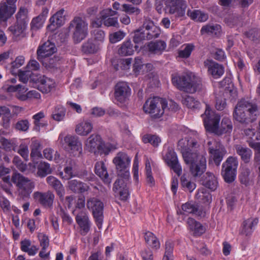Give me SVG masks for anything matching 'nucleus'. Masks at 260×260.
<instances>
[{
    "instance_id": "1",
    "label": "nucleus",
    "mask_w": 260,
    "mask_h": 260,
    "mask_svg": "<svg viewBox=\"0 0 260 260\" xmlns=\"http://www.w3.org/2000/svg\"><path fill=\"white\" fill-rule=\"evenodd\" d=\"M116 166L118 178L113 184V190L121 200L126 201L129 196L130 175L128 169L131 158L123 152H119L113 160Z\"/></svg>"
},
{
    "instance_id": "2",
    "label": "nucleus",
    "mask_w": 260,
    "mask_h": 260,
    "mask_svg": "<svg viewBox=\"0 0 260 260\" xmlns=\"http://www.w3.org/2000/svg\"><path fill=\"white\" fill-rule=\"evenodd\" d=\"M220 119L219 115L212 112L206 115L204 118V123L206 131L217 136L231 134L233 128L231 119L226 117H223L219 126Z\"/></svg>"
},
{
    "instance_id": "3",
    "label": "nucleus",
    "mask_w": 260,
    "mask_h": 260,
    "mask_svg": "<svg viewBox=\"0 0 260 260\" xmlns=\"http://www.w3.org/2000/svg\"><path fill=\"white\" fill-rule=\"evenodd\" d=\"M257 107L245 100L238 102L233 112V118L241 123L251 122L255 119Z\"/></svg>"
},
{
    "instance_id": "4",
    "label": "nucleus",
    "mask_w": 260,
    "mask_h": 260,
    "mask_svg": "<svg viewBox=\"0 0 260 260\" xmlns=\"http://www.w3.org/2000/svg\"><path fill=\"white\" fill-rule=\"evenodd\" d=\"M168 107V103L165 99L158 97L149 98L143 106L144 112L148 114L152 118H159Z\"/></svg>"
},
{
    "instance_id": "5",
    "label": "nucleus",
    "mask_w": 260,
    "mask_h": 260,
    "mask_svg": "<svg viewBox=\"0 0 260 260\" xmlns=\"http://www.w3.org/2000/svg\"><path fill=\"white\" fill-rule=\"evenodd\" d=\"M172 82L173 84L180 90L190 93L201 90L202 86L200 83L192 81L191 78L187 75H173Z\"/></svg>"
},
{
    "instance_id": "6",
    "label": "nucleus",
    "mask_w": 260,
    "mask_h": 260,
    "mask_svg": "<svg viewBox=\"0 0 260 260\" xmlns=\"http://www.w3.org/2000/svg\"><path fill=\"white\" fill-rule=\"evenodd\" d=\"M69 29L72 32L75 43H79L88 35V23L80 17H75L70 22Z\"/></svg>"
},
{
    "instance_id": "7",
    "label": "nucleus",
    "mask_w": 260,
    "mask_h": 260,
    "mask_svg": "<svg viewBox=\"0 0 260 260\" xmlns=\"http://www.w3.org/2000/svg\"><path fill=\"white\" fill-rule=\"evenodd\" d=\"M238 160L237 157L229 156L222 165L221 175L226 183L233 182L236 177Z\"/></svg>"
},
{
    "instance_id": "8",
    "label": "nucleus",
    "mask_w": 260,
    "mask_h": 260,
    "mask_svg": "<svg viewBox=\"0 0 260 260\" xmlns=\"http://www.w3.org/2000/svg\"><path fill=\"white\" fill-rule=\"evenodd\" d=\"M85 147L89 152L95 155H108L111 151L109 146L103 143L101 137L98 135H91L87 139Z\"/></svg>"
},
{
    "instance_id": "9",
    "label": "nucleus",
    "mask_w": 260,
    "mask_h": 260,
    "mask_svg": "<svg viewBox=\"0 0 260 260\" xmlns=\"http://www.w3.org/2000/svg\"><path fill=\"white\" fill-rule=\"evenodd\" d=\"M86 205L87 208L91 210L96 224L98 228L100 229L104 218V204L103 202L95 198H92L87 200Z\"/></svg>"
},
{
    "instance_id": "10",
    "label": "nucleus",
    "mask_w": 260,
    "mask_h": 260,
    "mask_svg": "<svg viewBox=\"0 0 260 260\" xmlns=\"http://www.w3.org/2000/svg\"><path fill=\"white\" fill-rule=\"evenodd\" d=\"M165 10L170 14L182 17L185 13L187 5L184 0H165Z\"/></svg>"
},
{
    "instance_id": "11",
    "label": "nucleus",
    "mask_w": 260,
    "mask_h": 260,
    "mask_svg": "<svg viewBox=\"0 0 260 260\" xmlns=\"http://www.w3.org/2000/svg\"><path fill=\"white\" fill-rule=\"evenodd\" d=\"M212 144V142L211 141L208 142V145L209 146L208 152L215 164L217 166H219L224 156L226 153V151L224 147L219 142L215 141L213 145L210 146Z\"/></svg>"
},
{
    "instance_id": "12",
    "label": "nucleus",
    "mask_w": 260,
    "mask_h": 260,
    "mask_svg": "<svg viewBox=\"0 0 260 260\" xmlns=\"http://www.w3.org/2000/svg\"><path fill=\"white\" fill-rule=\"evenodd\" d=\"M12 181L19 187L21 194L23 196L27 197L32 192L34 185L28 178L18 174L12 177Z\"/></svg>"
},
{
    "instance_id": "13",
    "label": "nucleus",
    "mask_w": 260,
    "mask_h": 260,
    "mask_svg": "<svg viewBox=\"0 0 260 260\" xmlns=\"http://www.w3.org/2000/svg\"><path fill=\"white\" fill-rule=\"evenodd\" d=\"M131 95V88L125 82H119L115 86V100L120 103H124Z\"/></svg>"
},
{
    "instance_id": "14",
    "label": "nucleus",
    "mask_w": 260,
    "mask_h": 260,
    "mask_svg": "<svg viewBox=\"0 0 260 260\" xmlns=\"http://www.w3.org/2000/svg\"><path fill=\"white\" fill-rule=\"evenodd\" d=\"M165 161L170 168L180 176L182 173V168L179 163L176 152L172 149H168L165 157Z\"/></svg>"
},
{
    "instance_id": "15",
    "label": "nucleus",
    "mask_w": 260,
    "mask_h": 260,
    "mask_svg": "<svg viewBox=\"0 0 260 260\" xmlns=\"http://www.w3.org/2000/svg\"><path fill=\"white\" fill-rule=\"evenodd\" d=\"M56 51L57 48L55 44L48 40L38 48L37 59L39 60H42L45 57L52 56Z\"/></svg>"
},
{
    "instance_id": "16",
    "label": "nucleus",
    "mask_w": 260,
    "mask_h": 260,
    "mask_svg": "<svg viewBox=\"0 0 260 260\" xmlns=\"http://www.w3.org/2000/svg\"><path fill=\"white\" fill-rule=\"evenodd\" d=\"M76 215V221L81 229V234L86 235L90 229V222L85 210L78 212Z\"/></svg>"
},
{
    "instance_id": "17",
    "label": "nucleus",
    "mask_w": 260,
    "mask_h": 260,
    "mask_svg": "<svg viewBox=\"0 0 260 260\" xmlns=\"http://www.w3.org/2000/svg\"><path fill=\"white\" fill-rule=\"evenodd\" d=\"M64 142L74 155L80 154L82 152V144L78 137L75 136L68 135L64 137Z\"/></svg>"
},
{
    "instance_id": "18",
    "label": "nucleus",
    "mask_w": 260,
    "mask_h": 260,
    "mask_svg": "<svg viewBox=\"0 0 260 260\" xmlns=\"http://www.w3.org/2000/svg\"><path fill=\"white\" fill-rule=\"evenodd\" d=\"M204 65L208 69V72L214 78H218L224 73V67L211 60L207 59L205 60Z\"/></svg>"
},
{
    "instance_id": "19",
    "label": "nucleus",
    "mask_w": 260,
    "mask_h": 260,
    "mask_svg": "<svg viewBox=\"0 0 260 260\" xmlns=\"http://www.w3.org/2000/svg\"><path fill=\"white\" fill-rule=\"evenodd\" d=\"M143 29H145L146 40H151L157 38L160 34V29L155 26L152 21L147 20L144 22L142 25Z\"/></svg>"
},
{
    "instance_id": "20",
    "label": "nucleus",
    "mask_w": 260,
    "mask_h": 260,
    "mask_svg": "<svg viewBox=\"0 0 260 260\" xmlns=\"http://www.w3.org/2000/svg\"><path fill=\"white\" fill-rule=\"evenodd\" d=\"M47 182L56 191L60 200L63 201L65 194V190L61 182L56 178L52 176H48L47 179Z\"/></svg>"
},
{
    "instance_id": "21",
    "label": "nucleus",
    "mask_w": 260,
    "mask_h": 260,
    "mask_svg": "<svg viewBox=\"0 0 260 260\" xmlns=\"http://www.w3.org/2000/svg\"><path fill=\"white\" fill-rule=\"evenodd\" d=\"M68 188L75 193H82L89 189L86 184L77 179L70 180L68 182Z\"/></svg>"
},
{
    "instance_id": "22",
    "label": "nucleus",
    "mask_w": 260,
    "mask_h": 260,
    "mask_svg": "<svg viewBox=\"0 0 260 260\" xmlns=\"http://www.w3.org/2000/svg\"><path fill=\"white\" fill-rule=\"evenodd\" d=\"M206 169V159L205 156H201L199 161L190 165V171L194 177L201 176Z\"/></svg>"
},
{
    "instance_id": "23",
    "label": "nucleus",
    "mask_w": 260,
    "mask_h": 260,
    "mask_svg": "<svg viewBox=\"0 0 260 260\" xmlns=\"http://www.w3.org/2000/svg\"><path fill=\"white\" fill-rule=\"evenodd\" d=\"M16 7H12L3 2L0 3V22H6L15 13Z\"/></svg>"
},
{
    "instance_id": "24",
    "label": "nucleus",
    "mask_w": 260,
    "mask_h": 260,
    "mask_svg": "<svg viewBox=\"0 0 260 260\" xmlns=\"http://www.w3.org/2000/svg\"><path fill=\"white\" fill-rule=\"evenodd\" d=\"M64 9H62L54 14L50 18L49 21L50 24L48 25L47 27L52 31H53L62 25L64 20Z\"/></svg>"
},
{
    "instance_id": "25",
    "label": "nucleus",
    "mask_w": 260,
    "mask_h": 260,
    "mask_svg": "<svg viewBox=\"0 0 260 260\" xmlns=\"http://www.w3.org/2000/svg\"><path fill=\"white\" fill-rule=\"evenodd\" d=\"M95 173L99 176L104 182L109 184L111 182V179L109 176L107 168L103 161H98L94 166Z\"/></svg>"
},
{
    "instance_id": "26",
    "label": "nucleus",
    "mask_w": 260,
    "mask_h": 260,
    "mask_svg": "<svg viewBox=\"0 0 260 260\" xmlns=\"http://www.w3.org/2000/svg\"><path fill=\"white\" fill-rule=\"evenodd\" d=\"M182 210L185 213L193 214L200 217H204L206 214L202 207H200L197 204L189 202L182 205Z\"/></svg>"
},
{
    "instance_id": "27",
    "label": "nucleus",
    "mask_w": 260,
    "mask_h": 260,
    "mask_svg": "<svg viewBox=\"0 0 260 260\" xmlns=\"http://www.w3.org/2000/svg\"><path fill=\"white\" fill-rule=\"evenodd\" d=\"M202 184L211 191H214L217 187L218 181L213 174L207 172L202 178Z\"/></svg>"
},
{
    "instance_id": "28",
    "label": "nucleus",
    "mask_w": 260,
    "mask_h": 260,
    "mask_svg": "<svg viewBox=\"0 0 260 260\" xmlns=\"http://www.w3.org/2000/svg\"><path fill=\"white\" fill-rule=\"evenodd\" d=\"M183 159L186 164H192L199 161V157L203 155H199L197 150H192L187 148L182 150Z\"/></svg>"
},
{
    "instance_id": "29",
    "label": "nucleus",
    "mask_w": 260,
    "mask_h": 260,
    "mask_svg": "<svg viewBox=\"0 0 260 260\" xmlns=\"http://www.w3.org/2000/svg\"><path fill=\"white\" fill-rule=\"evenodd\" d=\"M235 149L237 154L240 156L241 160L245 164H248L250 162L252 154L250 148L241 145H236Z\"/></svg>"
},
{
    "instance_id": "30",
    "label": "nucleus",
    "mask_w": 260,
    "mask_h": 260,
    "mask_svg": "<svg viewBox=\"0 0 260 260\" xmlns=\"http://www.w3.org/2000/svg\"><path fill=\"white\" fill-rule=\"evenodd\" d=\"M66 166L63 169V172L59 173L60 177L64 180H69L75 176L73 174V169L76 166V162L72 159H68L66 161Z\"/></svg>"
},
{
    "instance_id": "31",
    "label": "nucleus",
    "mask_w": 260,
    "mask_h": 260,
    "mask_svg": "<svg viewBox=\"0 0 260 260\" xmlns=\"http://www.w3.org/2000/svg\"><path fill=\"white\" fill-rule=\"evenodd\" d=\"M55 87V82L50 78L43 76L37 85L38 89L43 93H48Z\"/></svg>"
},
{
    "instance_id": "32",
    "label": "nucleus",
    "mask_w": 260,
    "mask_h": 260,
    "mask_svg": "<svg viewBox=\"0 0 260 260\" xmlns=\"http://www.w3.org/2000/svg\"><path fill=\"white\" fill-rule=\"evenodd\" d=\"M39 201L41 204L46 208H52L54 199V194L50 191L46 192H38Z\"/></svg>"
},
{
    "instance_id": "33",
    "label": "nucleus",
    "mask_w": 260,
    "mask_h": 260,
    "mask_svg": "<svg viewBox=\"0 0 260 260\" xmlns=\"http://www.w3.org/2000/svg\"><path fill=\"white\" fill-rule=\"evenodd\" d=\"M139 48L137 45L134 46L130 40L124 42L118 49V53L121 56H128L132 55L134 51V48L137 50Z\"/></svg>"
},
{
    "instance_id": "34",
    "label": "nucleus",
    "mask_w": 260,
    "mask_h": 260,
    "mask_svg": "<svg viewBox=\"0 0 260 260\" xmlns=\"http://www.w3.org/2000/svg\"><path fill=\"white\" fill-rule=\"evenodd\" d=\"M258 222V220L257 218H250L245 220L243 223V228L240 234L246 236L250 235L253 232V228L257 224Z\"/></svg>"
},
{
    "instance_id": "35",
    "label": "nucleus",
    "mask_w": 260,
    "mask_h": 260,
    "mask_svg": "<svg viewBox=\"0 0 260 260\" xmlns=\"http://www.w3.org/2000/svg\"><path fill=\"white\" fill-rule=\"evenodd\" d=\"M187 223L190 230L193 232V235L200 236L205 232V228L199 222L192 218H188Z\"/></svg>"
},
{
    "instance_id": "36",
    "label": "nucleus",
    "mask_w": 260,
    "mask_h": 260,
    "mask_svg": "<svg viewBox=\"0 0 260 260\" xmlns=\"http://www.w3.org/2000/svg\"><path fill=\"white\" fill-rule=\"evenodd\" d=\"M148 49L151 53L156 54L158 52H161L165 50L166 48V43L161 40H158L155 42H150L148 43Z\"/></svg>"
},
{
    "instance_id": "37",
    "label": "nucleus",
    "mask_w": 260,
    "mask_h": 260,
    "mask_svg": "<svg viewBox=\"0 0 260 260\" xmlns=\"http://www.w3.org/2000/svg\"><path fill=\"white\" fill-rule=\"evenodd\" d=\"M92 124L88 121H83L76 125V133L81 136H86L92 129Z\"/></svg>"
},
{
    "instance_id": "38",
    "label": "nucleus",
    "mask_w": 260,
    "mask_h": 260,
    "mask_svg": "<svg viewBox=\"0 0 260 260\" xmlns=\"http://www.w3.org/2000/svg\"><path fill=\"white\" fill-rule=\"evenodd\" d=\"M61 57L57 55H54L53 57H45L42 60H39L42 62L43 64L47 68L52 69L56 68L59 64Z\"/></svg>"
},
{
    "instance_id": "39",
    "label": "nucleus",
    "mask_w": 260,
    "mask_h": 260,
    "mask_svg": "<svg viewBox=\"0 0 260 260\" xmlns=\"http://www.w3.org/2000/svg\"><path fill=\"white\" fill-rule=\"evenodd\" d=\"M187 14L191 19L199 22H204L208 18L207 14L198 10H195L192 11L188 10Z\"/></svg>"
},
{
    "instance_id": "40",
    "label": "nucleus",
    "mask_w": 260,
    "mask_h": 260,
    "mask_svg": "<svg viewBox=\"0 0 260 260\" xmlns=\"http://www.w3.org/2000/svg\"><path fill=\"white\" fill-rule=\"evenodd\" d=\"M1 144L0 148L7 152H10L12 150L16 151V145L13 140L7 139L4 137H1Z\"/></svg>"
},
{
    "instance_id": "41",
    "label": "nucleus",
    "mask_w": 260,
    "mask_h": 260,
    "mask_svg": "<svg viewBox=\"0 0 260 260\" xmlns=\"http://www.w3.org/2000/svg\"><path fill=\"white\" fill-rule=\"evenodd\" d=\"M146 243L152 248L158 249L160 247L159 242L155 235L150 232H147L144 235Z\"/></svg>"
},
{
    "instance_id": "42",
    "label": "nucleus",
    "mask_w": 260,
    "mask_h": 260,
    "mask_svg": "<svg viewBox=\"0 0 260 260\" xmlns=\"http://www.w3.org/2000/svg\"><path fill=\"white\" fill-rule=\"evenodd\" d=\"M37 169V175L41 178L46 177L52 172L50 165L44 161H41L38 164Z\"/></svg>"
},
{
    "instance_id": "43",
    "label": "nucleus",
    "mask_w": 260,
    "mask_h": 260,
    "mask_svg": "<svg viewBox=\"0 0 260 260\" xmlns=\"http://www.w3.org/2000/svg\"><path fill=\"white\" fill-rule=\"evenodd\" d=\"M99 48L98 45L93 43L92 39H88L82 46V51L86 54L94 53L97 52Z\"/></svg>"
},
{
    "instance_id": "44",
    "label": "nucleus",
    "mask_w": 260,
    "mask_h": 260,
    "mask_svg": "<svg viewBox=\"0 0 260 260\" xmlns=\"http://www.w3.org/2000/svg\"><path fill=\"white\" fill-rule=\"evenodd\" d=\"M66 113V109L60 105L55 107L52 114V118L57 121H60L63 119Z\"/></svg>"
},
{
    "instance_id": "45",
    "label": "nucleus",
    "mask_w": 260,
    "mask_h": 260,
    "mask_svg": "<svg viewBox=\"0 0 260 260\" xmlns=\"http://www.w3.org/2000/svg\"><path fill=\"white\" fill-rule=\"evenodd\" d=\"M182 103L184 105L190 109H198L200 106V103L199 101H197L193 97L189 95H186L185 97H183Z\"/></svg>"
},
{
    "instance_id": "46",
    "label": "nucleus",
    "mask_w": 260,
    "mask_h": 260,
    "mask_svg": "<svg viewBox=\"0 0 260 260\" xmlns=\"http://www.w3.org/2000/svg\"><path fill=\"white\" fill-rule=\"evenodd\" d=\"M143 143H150L153 147H157L161 142L160 138L155 135L146 134L144 135L142 138Z\"/></svg>"
},
{
    "instance_id": "47",
    "label": "nucleus",
    "mask_w": 260,
    "mask_h": 260,
    "mask_svg": "<svg viewBox=\"0 0 260 260\" xmlns=\"http://www.w3.org/2000/svg\"><path fill=\"white\" fill-rule=\"evenodd\" d=\"M40 144L39 142L37 141L32 142L30 146V157L34 161L36 158L42 157V154L40 150Z\"/></svg>"
},
{
    "instance_id": "48",
    "label": "nucleus",
    "mask_w": 260,
    "mask_h": 260,
    "mask_svg": "<svg viewBox=\"0 0 260 260\" xmlns=\"http://www.w3.org/2000/svg\"><path fill=\"white\" fill-rule=\"evenodd\" d=\"M26 25L27 24L16 21L14 25L9 27V29L15 36H19L23 33Z\"/></svg>"
},
{
    "instance_id": "49",
    "label": "nucleus",
    "mask_w": 260,
    "mask_h": 260,
    "mask_svg": "<svg viewBox=\"0 0 260 260\" xmlns=\"http://www.w3.org/2000/svg\"><path fill=\"white\" fill-rule=\"evenodd\" d=\"M248 145L254 151V161L257 163L260 161V142L255 141H248Z\"/></svg>"
},
{
    "instance_id": "50",
    "label": "nucleus",
    "mask_w": 260,
    "mask_h": 260,
    "mask_svg": "<svg viewBox=\"0 0 260 260\" xmlns=\"http://www.w3.org/2000/svg\"><path fill=\"white\" fill-rule=\"evenodd\" d=\"M250 171L248 168H244L243 169L239 175V180L240 182L246 186L250 184L251 179L250 177Z\"/></svg>"
},
{
    "instance_id": "51",
    "label": "nucleus",
    "mask_w": 260,
    "mask_h": 260,
    "mask_svg": "<svg viewBox=\"0 0 260 260\" xmlns=\"http://www.w3.org/2000/svg\"><path fill=\"white\" fill-rule=\"evenodd\" d=\"M196 198L199 200L200 202L203 203H210L211 202V194L206 191L204 189L199 190L196 194Z\"/></svg>"
},
{
    "instance_id": "52",
    "label": "nucleus",
    "mask_w": 260,
    "mask_h": 260,
    "mask_svg": "<svg viewBox=\"0 0 260 260\" xmlns=\"http://www.w3.org/2000/svg\"><path fill=\"white\" fill-rule=\"evenodd\" d=\"M27 13L28 11L26 8L24 7H20L16 15V21L27 24Z\"/></svg>"
},
{
    "instance_id": "53",
    "label": "nucleus",
    "mask_w": 260,
    "mask_h": 260,
    "mask_svg": "<svg viewBox=\"0 0 260 260\" xmlns=\"http://www.w3.org/2000/svg\"><path fill=\"white\" fill-rule=\"evenodd\" d=\"M146 39V36L145 34L143 27L136 30L134 32L133 37V41L137 45L142 42L143 40Z\"/></svg>"
},
{
    "instance_id": "54",
    "label": "nucleus",
    "mask_w": 260,
    "mask_h": 260,
    "mask_svg": "<svg viewBox=\"0 0 260 260\" xmlns=\"http://www.w3.org/2000/svg\"><path fill=\"white\" fill-rule=\"evenodd\" d=\"M194 46L192 44H186L185 48L179 51L178 56L181 58H187L189 57L191 52L194 49Z\"/></svg>"
},
{
    "instance_id": "55",
    "label": "nucleus",
    "mask_w": 260,
    "mask_h": 260,
    "mask_svg": "<svg viewBox=\"0 0 260 260\" xmlns=\"http://www.w3.org/2000/svg\"><path fill=\"white\" fill-rule=\"evenodd\" d=\"M122 11L125 12L128 14L139 15L141 12V10L137 7H135L131 5L123 4L122 6Z\"/></svg>"
},
{
    "instance_id": "56",
    "label": "nucleus",
    "mask_w": 260,
    "mask_h": 260,
    "mask_svg": "<svg viewBox=\"0 0 260 260\" xmlns=\"http://www.w3.org/2000/svg\"><path fill=\"white\" fill-rule=\"evenodd\" d=\"M78 177L83 179L85 181H93L95 179V175L91 172H88L86 170H81L78 174Z\"/></svg>"
},
{
    "instance_id": "57",
    "label": "nucleus",
    "mask_w": 260,
    "mask_h": 260,
    "mask_svg": "<svg viewBox=\"0 0 260 260\" xmlns=\"http://www.w3.org/2000/svg\"><path fill=\"white\" fill-rule=\"evenodd\" d=\"M181 183L182 187L187 188L190 192L192 191L196 187V184L188 180L184 175L181 177Z\"/></svg>"
},
{
    "instance_id": "58",
    "label": "nucleus",
    "mask_w": 260,
    "mask_h": 260,
    "mask_svg": "<svg viewBox=\"0 0 260 260\" xmlns=\"http://www.w3.org/2000/svg\"><path fill=\"white\" fill-rule=\"evenodd\" d=\"M125 36V34L121 30L113 32L109 35V40L111 43H115L121 40Z\"/></svg>"
},
{
    "instance_id": "59",
    "label": "nucleus",
    "mask_w": 260,
    "mask_h": 260,
    "mask_svg": "<svg viewBox=\"0 0 260 260\" xmlns=\"http://www.w3.org/2000/svg\"><path fill=\"white\" fill-rule=\"evenodd\" d=\"M44 22L43 19L38 17L33 18L30 23L31 30L32 31H37L43 26Z\"/></svg>"
},
{
    "instance_id": "60",
    "label": "nucleus",
    "mask_w": 260,
    "mask_h": 260,
    "mask_svg": "<svg viewBox=\"0 0 260 260\" xmlns=\"http://www.w3.org/2000/svg\"><path fill=\"white\" fill-rule=\"evenodd\" d=\"M11 118V113L10 109L8 108L2 116V125L4 128H8L9 127Z\"/></svg>"
},
{
    "instance_id": "61",
    "label": "nucleus",
    "mask_w": 260,
    "mask_h": 260,
    "mask_svg": "<svg viewBox=\"0 0 260 260\" xmlns=\"http://www.w3.org/2000/svg\"><path fill=\"white\" fill-rule=\"evenodd\" d=\"M117 12L113 11L111 9H106L101 11L100 13V18L102 20L106 19L108 18L116 15Z\"/></svg>"
},
{
    "instance_id": "62",
    "label": "nucleus",
    "mask_w": 260,
    "mask_h": 260,
    "mask_svg": "<svg viewBox=\"0 0 260 260\" xmlns=\"http://www.w3.org/2000/svg\"><path fill=\"white\" fill-rule=\"evenodd\" d=\"M17 152L24 158L26 161L28 160L29 150L27 145L21 144L19 146V149L17 150Z\"/></svg>"
},
{
    "instance_id": "63",
    "label": "nucleus",
    "mask_w": 260,
    "mask_h": 260,
    "mask_svg": "<svg viewBox=\"0 0 260 260\" xmlns=\"http://www.w3.org/2000/svg\"><path fill=\"white\" fill-rule=\"evenodd\" d=\"M29 124L27 120H20L17 121L15 125V128L17 130L25 132L29 128Z\"/></svg>"
},
{
    "instance_id": "64",
    "label": "nucleus",
    "mask_w": 260,
    "mask_h": 260,
    "mask_svg": "<svg viewBox=\"0 0 260 260\" xmlns=\"http://www.w3.org/2000/svg\"><path fill=\"white\" fill-rule=\"evenodd\" d=\"M246 36L253 41L258 40L260 38V31L256 29H252L245 32Z\"/></svg>"
}]
</instances>
